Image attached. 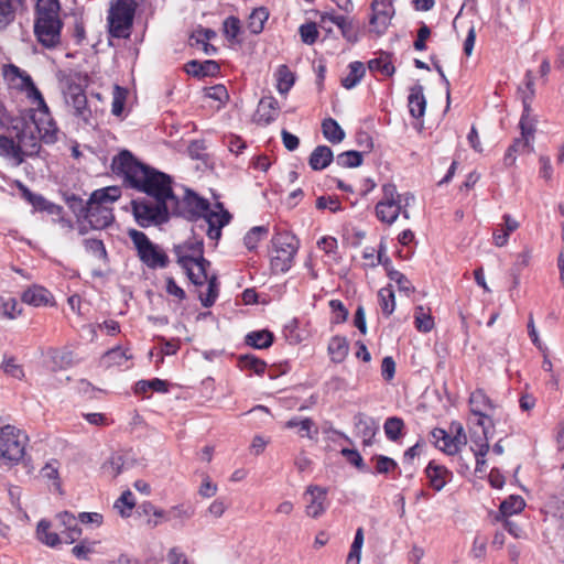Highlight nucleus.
I'll use <instances>...</instances> for the list:
<instances>
[{"label": "nucleus", "mask_w": 564, "mask_h": 564, "mask_svg": "<svg viewBox=\"0 0 564 564\" xmlns=\"http://www.w3.org/2000/svg\"><path fill=\"white\" fill-rule=\"evenodd\" d=\"M111 170L115 174L123 176L131 187L154 198V202L170 204V207L177 206L171 177L139 162L130 151L123 150L116 155Z\"/></svg>", "instance_id": "1"}, {"label": "nucleus", "mask_w": 564, "mask_h": 564, "mask_svg": "<svg viewBox=\"0 0 564 564\" xmlns=\"http://www.w3.org/2000/svg\"><path fill=\"white\" fill-rule=\"evenodd\" d=\"M176 204L178 210H171V214L194 219L196 226L205 230L212 240L220 238L221 228L231 218L230 214L224 209L220 203H217L214 209H210L209 203L191 189L185 191L182 200L176 197Z\"/></svg>", "instance_id": "2"}, {"label": "nucleus", "mask_w": 564, "mask_h": 564, "mask_svg": "<svg viewBox=\"0 0 564 564\" xmlns=\"http://www.w3.org/2000/svg\"><path fill=\"white\" fill-rule=\"evenodd\" d=\"M121 195L120 188L109 186L95 191L86 203V207L80 209L93 229H104L115 219L111 204Z\"/></svg>", "instance_id": "3"}, {"label": "nucleus", "mask_w": 564, "mask_h": 564, "mask_svg": "<svg viewBox=\"0 0 564 564\" xmlns=\"http://www.w3.org/2000/svg\"><path fill=\"white\" fill-rule=\"evenodd\" d=\"M382 196L376 205L377 218L387 225H392L402 215L405 219L410 218L408 207L414 202V196L410 193L400 194L397 186L391 183L382 185Z\"/></svg>", "instance_id": "4"}, {"label": "nucleus", "mask_w": 564, "mask_h": 564, "mask_svg": "<svg viewBox=\"0 0 564 564\" xmlns=\"http://www.w3.org/2000/svg\"><path fill=\"white\" fill-rule=\"evenodd\" d=\"M28 436L12 425L0 427V468H11L25 454Z\"/></svg>", "instance_id": "5"}, {"label": "nucleus", "mask_w": 564, "mask_h": 564, "mask_svg": "<svg viewBox=\"0 0 564 564\" xmlns=\"http://www.w3.org/2000/svg\"><path fill=\"white\" fill-rule=\"evenodd\" d=\"M137 3L133 0H117L109 9L107 22L112 37L128 39L131 34Z\"/></svg>", "instance_id": "6"}, {"label": "nucleus", "mask_w": 564, "mask_h": 564, "mask_svg": "<svg viewBox=\"0 0 564 564\" xmlns=\"http://www.w3.org/2000/svg\"><path fill=\"white\" fill-rule=\"evenodd\" d=\"M129 237L132 240L140 260L150 269L165 268L169 264V257L148 236L139 230L131 229Z\"/></svg>", "instance_id": "7"}, {"label": "nucleus", "mask_w": 564, "mask_h": 564, "mask_svg": "<svg viewBox=\"0 0 564 564\" xmlns=\"http://www.w3.org/2000/svg\"><path fill=\"white\" fill-rule=\"evenodd\" d=\"M272 242L275 254L271 258V267L273 271L284 273L293 264L299 250V240L289 232H281L273 238Z\"/></svg>", "instance_id": "8"}, {"label": "nucleus", "mask_w": 564, "mask_h": 564, "mask_svg": "<svg viewBox=\"0 0 564 564\" xmlns=\"http://www.w3.org/2000/svg\"><path fill=\"white\" fill-rule=\"evenodd\" d=\"M133 215L141 227L161 225L169 220L171 210H178L176 206L170 207V204L162 202L150 203L145 200L132 203Z\"/></svg>", "instance_id": "9"}, {"label": "nucleus", "mask_w": 564, "mask_h": 564, "mask_svg": "<svg viewBox=\"0 0 564 564\" xmlns=\"http://www.w3.org/2000/svg\"><path fill=\"white\" fill-rule=\"evenodd\" d=\"M451 434L443 429H434L431 432V442L447 455H456L466 445L467 437L460 423H453Z\"/></svg>", "instance_id": "10"}, {"label": "nucleus", "mask_w": 564, "mask_h": 564, "mask_svg": "<svg viewBox=\"0 0 564 564\" xmlns=\"http://www.w3.org/2000/svg\"><path fill=\"white\" fill-rule=\"evenodd\" d=\"M15 131L14 138L23 154V156H32L40 150V137L36 133V127L29 122V120H22L21 123L13 126Z\"/></svg>", "instance_id": "11"}, {"label": "nucleus", "mask_w": 564, "mask_h": 564, "mask_svg": "<svg viewBox=\"0 0 564 564\" xmlns=\"http://www.w3.org/2000/svg\"><path fill=\"white\" fill-rule=\"evenodd\" d=\"M29 122L36 127V133L44 143H54L57 140V128L46 104L45 107L36 105V109L32 110Z\"/></svg>", "instance_id": "12"}, {"label": "nucleus", "mask_w": 564, "mask_h": 564, "mask_svg": "<svg viewBox=\"0 0 564 564\" xmlns=\"http://www.w3.org/2000/svg\"><path fill=\"white\" fill-rule=\"evenodd\" d=\"M394 0H373L371 3L372 15L370 18L371 32L383 34L394 15Z\"/></svg>", "instance_id": "13"}, {"label": "nucleus", "mask_w": 564, "mask_h": 564, "mask_svg": "<svg viewBox=\"0 0 564 564\" xmlns=\"http://www.w3.org/2000/svg\"><path fill=\"white\" fill-rule=\"evenodd\" d=\"M4 74L11 80H14L15 78L20 79L18 87L26 93L28 98L39 107H45V100L29 74L21 70L15 65H9L6 68Z\"/></svg>", "instance_id": "14"}, {"label": "nucleus", "mask_w": 564, "mask_h": 564, "mask_svg": "<svg viewBox=\"0 0 564 564\" xmlns=\"http://www.w3.org/2000/svg\"><path fill=\"white\" fill-rule=\"evenodd\" d=\"M61 20L36 19L34 33L39 42L45 47H54L61 40Z\"/></svg>", "instance_id": "15"}, {"label": "nucleus", "mask_w": 564, "mask_h": 564, "mask_svg": "<svg viewBox=\"0 0 564 564\" xmlns=\"http://www.w3.org/2000/svg\"><path fill=\"white\" fill-rule=\"evenodd\" d=\"M58 79L66 104H70L72 99L85 94L86 77L79 73L63 72L58 75Z\"/></svg>", "instance_id": "16"}, {"label": "nucleus", "mask_w": 564, "mask_h": 564, "mask_svg": "<svg viewBox=\"0 0 564 564\" xmlns=\"http://www.w3.org/2000/svg\"><path fill=\"white\" fill-rule=\"evenodd\" d=\"M174 252L177 257V263L180 265H186L194 261L205 259L204 245L202 239L188 240L183 245H178L174 248Z\"/></svg>", "instance_id": "17"}, {"label": "nucleus", "mask_w": 564, "mask_h": 564, "mask_svg": "<svg viewBox=\"0 0 564 564\" xmlns=\"http://www.w3.org/2000/svg\"><path fill=\"white\" fill-rule=\"evenodd\" d=\"M306 495L310 496L311 500L305 508V512L311 518L321 517L326 510V496L327 490L319 486H308Z\"/></svg>", "instance_id": "18"}, {"label": "nucleus", "mask_w": 564, "mask_h": 564, "mask_svg": "<svg viewBox=\"0 0 564 564\" xmlns=\"http://www.w3.org/2000/svg\"><path fill=\"white\" fill-rule=\"evenodd\" d=\"M425 474L429 478L430 486L436 491L442 490L453 476L445 466L438 465L435 462L429 463L425 468Z\"/></svg>", "instance_id": "19"}, {"label": "nucleus", "mask_w": 564, "mask_h": 564, "mask_svg": "<svg viewBox=\"0 0 564 564\" xmlns=\"http://www.w3.org/2000/svg\"><path fill=\"white\" fill-rule=\"evenodd\" d=\"M521 138L516 139L514 142L509 147L511 151L517 153H523L525 150L532 151V138L534 133V127L529 122V116L522 115L520 120Z\"/></svg>", "instance_id": "20"}, {"label": "nucleus", "mask_w": 564, "mask_h": 564, "mask_svg": "<svg viewBox=\"0 0 564 564\" xmlns=\"http://www.w3.org/2000/svg\"><path fill=\"white\" fill-rule=\"evenodd\" d=\"M469 404L471 413L479 416L478 424L485 426V420L488 419L487 411L492 408L489 398L482 390H476L470 394Z\"/></svg>", "instance_id": "21"}, {"label": "nucleus", "mask_w": 564, "mask_h": 564, "mask_svg": "<svg viewBox=\"0 0 564 564\" xmlns=\"http://www.w3.org/2000/svg\"><path fill=\"white\" fill-rule=\"evenodd\" d=\"M22 301L35 307L47 306L53 304V296L45 288L33 285L23 292Z\"/></svg>", "instance_id": "22"}, {"label": "nucleus", "mask_w": 564, "mask_h": 564, "mask_svg": "<svg viewBox=\"0 0 564 564\" xmlns=\"http://www.w3.org/2000/svg\"><path fill=\"white\" fill-rule=\"evenodd\" d=\"M194 514L195 508L191 503H178L166 510L165 522H173L174 525L183 527Z\"/></svg>", "instance_id": "23"}, {"label": "nucleus", "mask_w": 564, "mask_h": 564, "mask_svg": "<svg viewBox=\"0 0 564 564\" xmlns=\"http://www.w3.org/2000/svg\"><path fill=\"white\" fill-rule=\"evenodd\" d=\"M210 265L209 261L206 259H202L199 261H194L193 263H188L186 265H181L195 285H204L208 278L210 276L207 273V268Z\"/></svg>", "instance_id": "24"}, {"label": "nucleus", "mask_w": 564, "mask_h": 564, "mask_svg": "<svg viewBox=\"0 0 564 564\" xmlns=\"http://www.w3.org/2000/svg\"><path fill=\"white\" fill-rule=\"evenodd\" d=\"M0 155L12 161L15 166H19L24 161V156L14 137L0 135Z\"/></svg>", "instance_id": "25"}, {"label": "nucleus", "mask_w": 564, "mask_h": 564, "mask_svg": "<svg viewBox=\"0 0 564 564\" xmlns=\"http://www.w3.org/2000/svg\"><path fill=\"white\" fill-rule=\"evenodd\" d=\"M423 90L421 84H416L410 89L409 110L414 118H421L425 113L426 100Z\"/></svg>", "instance_id": "26"}, {"label": "nucleus", "mask_w": 564, "mask_h": 564, "mask_svg": "<svg viewBox=\"0 0 564 564\" xmlns=\"http://www.w3.org/2000/svg\"><path fill=\"white\" fill-rule=\"evenodd\" d=\"M279 108V102L274 97H262L258 105L259 121L269 124L278 117Z\"/></svg>", "instance_id": "27"}, {"label": "nucleus", "mask_w": 564, "mask_h": 564, "mask_svg": "<svg viewBox=\"0 0 564 564\" xmlns=\"http://www.w3.org/2000/svg\"><path fill=\"white\" fill-rule=\"evenodd\" d=\"M334 155L330 148L318 145L310 155L308 164L314 171L326 169L333 161Z\"/></svg>", "instance_id": "28"}, {"label": "nucleus", "mask_w": 564, "mask_h": 564, "mask_svg": "<svg viewBox=\"0 0 564 564\" xmlns=\"http://www.w3.org/2000/svg\"><path fill=\"white\" fill-rule=\"evenodd\" d=\"M355 426L364 444L369 445L378 429L376 422L365 414H358L355 416Z\"/></svg>", "instance_id": "29"}, {"label": "nucleus", "mask_w": 564, "mask_h": 564, "mask_svg": "<svg viewBox=\"0 0 564 564\" xmlns=\"http://www.w3.org/2000/svg\"><path fill=\"white\" fill-rule=\"evenodd\" d=\"M328 354L333 362L341 364L349 352V344L346 337L334 336L328 343Z\"/></svg>", "instance_id": "30"}, {"label": "nucleus", "mask_w": 564, "mask_h": 564, "mask_svg": "<svg viewBox=\"0 0 564 564\" xmlns=\"http://www.w3.org/2000/svg\"><path fill=\"white\" fill-rule=\"evenodd\" d=\"M50 358L54 371L67 369L77 362L74 352L67 349L52 350Z\"/></svg>", "instance_id": "31"}, {"label": "nucleus", "mask_w": 564, "mask_h": 564, "mask_svg": "<svg viewBox=\"0 0 564 564\" xmlns=\"http://www.w3.org/2000/svg\"><path fill=\"white\" fill-rule=\"evenodd\" d=\"M286 429L299 427V433L302 437L314 438L318 434V429L315 423L308 419L292 417L285 423Z\"/></svg>", "instance_id": "32"}, {"label": "nucleus", "mask_w": 564, "mask_h": 564, "mask_svg": "<svg viewBox=\"0 0 564 564\" xmlns=\"http://www.w3.org/2000/svg\"><path fill=\"white\" fill-rule=\"evenodd\" d=\"M274 77L276 79V89L281 95L288 94L295 82L294 74L286 65H280Z\"/></svg>", "instance_id": "33"}, {"label": "nucleus", "mask_w": 564, "mask_h": 564, "mask_svg": "<svg viewBox=\"0 0 564 564\" xmlns=\"http://www.w3.org/2000/svg\"><path fill=\"white\" fill-rule=\"evenodd\" d=\"M59 3L57 0H37L36 19L59 20Z\"/></svg>", "instance_id": "34"}, {"label": "nucleus", "mask_w": 564, "mask_h": 564, "mask_svg": "<svg viewBox=\"0 0 564 564\" xmlns=\"http://www.w3.org/2000/svg\"><path fill=\"white\" fill-rule=\"evenodd\" d=\"M219 66L214 61H205L204 63L192 61L186 65V72L193 76H208L218 72Z\"/></svg>", "instance_id": "35"}, {"label": "nucleus", "mask_w": 564, "mask_h": 564, "mask_svg": "<svg viewBox=\"0 0 564 564\" xmlns=\"http://www.w3.org/2000/svg\"><path fill=\"white\" fill-rule=\"evenodd\" d=\"M324 137L332 143L336 144L344 140L345 132L338 122L332 118H327L322 123Z\"/></svg>", "instance_id": "36"}, {"label": "nucleus", "mask_w": 564, "mask_h": 564, "mask_svg": "<svg viewBox=\"0 0 564 564\" xmlns=\"http://www.w3.org/2000/svg\"><path fill=\"white\" fill-rule=\"evenodd\" d=\"M51 523L46 520H41L37 524L36 535L37 539L47 546L54 547L61 543V538L56 532L50 531Z\"/></svg>", "instance_id": "37"}, {"label": "nucleus", "mask_w": 564, "mask_h": 564, "mask_svg": "<svg viewBox=\"0 0 564 564\" xmlns=\"http://www.w3.org/2000/svg\"><path fill=\"white\" fill-rule=\"evenodd\" d=\"M124 469V459L121 455H111L101 466L104 475L110 479L116 478Z\"/></svg>", "instance_id": "38"}, {"label": "nucleus", "mask_w": 564, "mask_h": 564, "mask_svg": "<svg viewBox=\"0 0 564 564\" xmlns=\"http://www.w3.org/2000/svg\"><path fill=\"white\" fill-rule=\"evenodd\" d=\"M272 341L273 335L269 330L251 332L246 336V343L258 349L270 347Z\"/></svg>", "instance_id": "39"}, {"label": "nucleus", "mask_w": 564, "mask_h": 564, "mask_svg": "<svg viewBox=\"0 0 564 564\" xmlns=\"http://www.w3.org/2000/svg\"><path fill=\"white\" fill-rule=\"evenodd\" d=\"M365 75V66L361 62H352L349 65V73L341 78V85L347 88H354Z\"/></svg>", "instance_id": "40"}, {"label": "nucleus", "mask_w": 564, "mask_h": 564, "mask_svg": "<svg viewBox=\"0 0 564 564\" xmlns=\"http://www.w3.org/2000/svg\"><path fill=\"white\" fill-rule=\"evenodd\" d=\"M20 0H0V29H4L15 17Z\"/></svg>", "instance_id": "41"}, {"label": "nucleus", "mask_w": 564, "mask_h": 564, "mask_svg": "<svg viewBox=\"0 0 564 564\" xmlns=\"http://www.w3.org/2000/svg\"><path fill=\"white\" fill-rule=\"evenodd\" d=\"M135 506V500L130 490H126L122 495L116 500L113 508L118 511V513L122 518H128L131 514L132 509Z\"/></svg>", "instance_id": "42"}, {"label": "nucleus", "mask_w": 564, "mask_h": 564, "mask_svg": "<svg viewBox=\"0 0 564 564\" xmlns=\"http://www.w3.org/2000/svg\"><path fill=\"white\" fill-rule=\"evenodd\" d=\"M269 13L265 8L254 9L248 19V29L253 34L262 32L264 22L268 20Z\"/></svg>", "instance_id": "43"}, {"label": "nucleus", "mask_w": 564, "mask_h": 564, "mask_svg": "<svg viewBox=\"0 0 564 564\" xmlns=\"http://www.w3.org/2000/svg\"><path fill=\"white\" fill-rule=\"evenodd\" d=\"M379 305L382 313L387 316L391 315L395 308L394 292L391 286L382 288L378 292Z\"/></svg>", "instance_id": "44"}, {"label": "nucleus", "mask_w": 564, "mask_h": 564, "mask_svg": "<svg viewBox=\"0 0 564 564\" xmlns=\"http://www.w3.org/2000/svg\"><path fill=\"white\" fill-rule=\"evenodd\" d=\"M403 429H404V422L401 417H398V416L388 417L383 425L386 436L390 441L399 440L402 435Z\"/></svg>", "instance_id": "45"}, {"label": "nucleus", "mask_w": 564, "mask_h": 564, "mask_svg": "<svg viewBox=\"0 0 564 564\" xmlns=\"http://www.w3.org/2000/svg\"><path fill=\"white\" fill-rule=\"evenodd\" d=\"M525 507L524 499L520 496H510L508 499L501 502L500 512L508 517L516 514L523 510Z\"/></svg>", "instance_id": "46"}, {"label": "nucleus", "mask_w": 564, "mask_h": 564, "mask_svg": "<svg viewBox=\"0 0 564 564\" xmlns=\"http://www.w3.org/2000/svg\"><path fill=\"white\" fill-rule=\"evenodd\" d=\"M208 284L206 294H200L199 300L204 307H210L218 296V283L215 274L210 275L206 281Z\"/></svg>", "instance_id": "47"}, {"label": "nucleus", "mask_w": 564, "mask_h": 564, "mask_svg": "<svg viewBox=\"0 0 564 564\" xmlns=\"http://www.w3.org/2000/svg\"><path fill=\"white\" fill-rule=\"evenodd\" d=\"M216 36V32L210 29H198L191 35L189 42L192 46H202L207 51L208 41Z\"/></svg>", "instance_id": "48"}, {"label": "nucleus", "mask_w": 564, "mask_h": 564, "mask_svg": "<svg viewBox=\"0 0 564 564\" xmlns=\"http://www.w3.org/2000/svg\"><path fill=\"white\" fill-rule=\"evenodd\" d=\"M336 162L343 167H357L362 163V154L358 151H346L337 155Z\"/></svg>", "instance_id": "49"}, {"label": "nucleus", "mask_w": 564, "mask_h": 564, "mask_svg": "<svg viewBox=\"0 0 564 564\" xmlns=\"http://www.w3.org/2000/svg\"><path fill=\"white\" fill-rule=\"evenodd\" d=\"M1 369L7 376H10L14 379H23L24 371L20 364H18L17 359L13 357H4L1 362Z\"/></svg>", "instance_id": "50"}, {"label": "nucleus", "mask_w": 564, "mask_h": 564, "mask_svg": "<svg viewBox=\"0 0 564 564\" xmlns=\"http://www.w3.org/2000/svg\"><path fill=\"white\" fill-rule=\"evenodd\" d=\"M268 234V228L264 226H257L251 228L245 236L243 241L249 250H253L258 242L263 239Z\"/></svg>", "instance_id": "51"}, {"label": "nucleus", "mask_w": 564, "mask_h": 564, "mask_svg": "<svg viewBox=\"0 0 564 564\" xmlns=\"http://www.w3.org/2000/svg\"><path fill=\"white\" fill-rule=\"evenodd\" d=\"M415 327L423 333H427L434 327L431 314L426 313L422 306L415 310Z\"/></svg>", "instance_id": "52"}, {"label": "nucleus", "mask_w": 564, "mask_h": 564, "mask_svg": "<svg viewBox=\"0 0 564 564\" xmlns=\"http://www.w3.org/2000/svg\"><path fill=\"white\" fill-rule=\"evenodd\" d=\"M335 25H337L341 32V35L350 43H356L358 41L357 32L351 23V21L347 17H343L341 19H336Z\"/></svg>", "instance_id": "53"}, {"label": "nucleus", "mask_w": 564, "mask_h": 564, "mask_svg": "<svg viewBox=\"0 0 564 564\" xmlns=\"http://www.w3.org/2000/svg\"><path fill=\"white\" fill-rule=\"evenodd\" d=\"M239 365L241 368L252 369L257 375H262L267 367L263 360L251 355L240 356Z\"/></svg>", "instance_id": "54"}, {"label": "nucleus", "mask_w": 564, "mask_h": 564, "mask_svg": "<svg viewBox=\"0 0 564 564\" xmlns=\"http://www.w3.org/2000/svg\"><path fill=\"white\" fill-rule=\"evenodd\" d=\"M85 250L97 258L98 260H106L107 251L101 240L99 239H85Z\"/></svg>", "instance_id": "55"}, {"label": "nucleus", "mask_w": 564, "mask_h": 564, "mask_svg": "<svg viewBox=\"0 0 564 564\" xmlns=\"http://www.w3.org/2000/svg\"><path fill=\"white\" fill-rule=\"evenodd\" d=\"M388 276L391 281L395 282L399 291L404 292L406 295L414 291L412 283L400 271L391 269L388 271Z\"/></svg>", "instance_id": "56"}, {"label": "nucleus", "mask_w": 564, "mask_h": 564, "mask_svg": "<svg viewBox=\"0 0 564 564\" xmlns=\"http://www.w3.org/2000/svg\"><path fill=\"white\" fill-rule=\"evenodd\" d=\"M68 105L74 108L75 116L82 118L85 121H88L90 109L87 107L86 94L75 97Z\"/></svg>", "instance_id": "57"}, {"label": "nucleus", "mask_w": 564, "mask_h": 564, "mask_svg": "<svg viewBox=\"0 0 564 564\" xmlns=\"http://www.w3.org/2000/svg\"><path fill=\"white\" fill-rule=\"evenodd\" d=\"M300 36L303 43L312 45L318 37L317 25L314 22L302 24L299 29Z\"/></svg>", "instance_id": "58"}, {"label": "nucleus", "mask_w": 564, "mask_h": 564, "mask_svg": "<svg viewBox=\"0 0 564 564\" xmlns=\"http://www.w3.org/2000/svg\"><path fill=\"white\" fill-rule=\"evenodd\" d=\"M128 359L129 357L127 356L126 351L122 350L120 347L107 351L102 357V360L107 366H121Z\"/></svg>", "instance_id": "59"}, {"label": "nucleus", "mask_w": 564, "mask_h": 564, "mask_svg": "<svg viewBox=\"0 0 564 564\" xmlns=\"http://www.w3.org/2000/svg\"><path fill=\"white\" fill-rule=\"evenodd\" d=\"M224 33L228 41L235 42L240 33V21L236 17H228L224 21Z\"/></svg>", "instance_id": "60"}, {"label": "nucleus", "mask_w": 564, "mask_h": 564, "mask_svg": "<svg viewBox=\"0 0 564 564\" xmlns=\"http://www.w3.org/2000/svg\"><path fill=\"white\" fill-rule=\"evenodd\" d=\"M370 70H378L383 75L391 76L394 73V66L388 57H379L371 59L368 64Z\"/></svg>", "instance_id": "61"}, {"label": "nucleus", "mask_w": 564, "mask_h": 564, "mask_svg": "<svg viewBox=\"0 0 564 564\" xmlns=\"http://www.w3.org/2000/svg\"><path fill=\"white\" fill-rule=\"evenodd\" d=\"M373 459L376 462V471L378 474H388L398 467L397 462L388 456L378 455L373 457Z\"/></svg>", "instance_id": "62"}, {"label": "nucleus", "mask_w": 564, "mask_h": 564, "mask_svg": "<svg viewBox=\"0 0 564 564\" xmlns=\"http://www.w3.org/2000/svg\"><path fill=\"white\" fill-rule=\"evenodd\" d=\"M316 208L317 209H329L333 213H336L341 209V204L337 197L332 196H319L316 199Z\"/></svg>", "instance_id": "63"}, {"label": "nucleus", "mask_w": 564, "mask_h": 564, "mask_svg": "<svg viewBox=\"0 0 564 564\" xmlns=\"http://www.w3.org/2000/svg\"><path fill=\"white\" fill-rule=\"evenodd\" d=\"M2 314L10 319L18 317L21 314L18 301L13 297H9L6 301H3Z\"/></svg>", "instance_id": "64"}]
</instances>
